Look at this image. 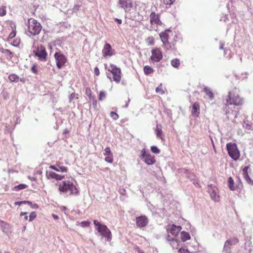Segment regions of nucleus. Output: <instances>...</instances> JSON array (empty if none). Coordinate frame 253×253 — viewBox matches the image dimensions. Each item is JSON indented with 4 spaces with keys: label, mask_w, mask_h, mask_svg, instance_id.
Masks as SVG:
<instances>
[{
    "label": "nucleus",
    "mask_w": 253,
    "mask_h": 253,
    "mask_svg": "<svg viewBox=\"0 0 253 253\" xmlns=\"http://www.w3.org/2000/svg\"><path fill=\"white\" fill-rule=\"evenodd\" d=\"M108 71L112 73L113 80L116 83H119L121 78V71L120 68L117 67L116 65L111 64L108 68Z\"/></svg>",
    "instance_id": "0eeeda50"
},
{
    "label": "nucleus",
    "mask_w": 253,
    "mask_h": 253,
    "mask_svg": "<svg viewBox=\"0 0 253 253\" xmlns=\"http://www.w3.org/2000/svg\"><path fill=\"white\" fill-rule=\"evenodd\" d=\"M36 56H38L41 60H44L46 59L47 53L45 49H41V51L36 53Z\"/></svg>",
    "instance_id": "393cba45"
},
{
    "label": "nucleus",
    "mask_w": 253,
    "mask_h": 253,
    "mask_svg": "<svg viewBox=\"0 0 253 253\" xmlns=\"http://www.w3.org/2000/svg\"><path fill=\"white\" fill-rule=\"evenodd\" d=\"M162 52L159 48L154 49L152 50L150 59L153 62H158L162 59Z\"/></svg>",
    "instance_id": "f8f14e48"
},
{
    "label": "nucleus",
    "mask_w": 253,
    "mask_h": 253,
    "mask_svg": "<svg viewBox=\"0 0 253 253\" xmlns=\"http://www.w3.org/2000/svg\"><path fill=\"white\" fill-rule=\"evenodd\" d=\"M130 101V99L128 97L127 98V100H126L125 102H126V104L124 106L125 108H127L128 106V104H129V102Z\"/></svg>",
    "instance_id": "603ef678"
},
{
    "label": "nucleus",
    "mask_w": 253,
    "mask_h": 253,
    "mask_svg": "<svg viewBox=\"0 0 253 253\" xmlns=\"http://www.w3.org/2000/svg\"><path fill=\"white\" fill-rule=\"evenodd\" d=\"M3 97L4 99L6 100L9 98V95L8 93L7 92H4L2 94Z\"/></svg>",
    "instance_id": "a18cd8bd"
},
{
    "label": "nucleus",
    "mask_w": 253,
    "mask_h": 253,
    "mask_svg": "<svg viewBox=\"0 0 253 253\" xmlns=\"http://www.w3.org/2000/svg\"><path fill=\"white\" fill-rule=\"evenodd\" d=\"M115 21H117L119 24H121L122 23V21L120 19L115 18Z\"/></svg>",
    "instance_id": "4d7b16f0"
},
{
    "label": "nucleus",
    "mask_w": 253,
    "mask_h": 253,
    "mask_svg": "<svg viewBox=\"0 0 253 253\" xmlns=\"http://www.w3.org/2000/svg\"><path fill=\"white\" fill-rule=\"evenodd\" d=\"M180 238L183 242L190 239V236L189 234L185 231H182L180 233Z\"/></svg>",
    "instance_id": "a878e982"
},
{
    "label": "nucleus",
    "mask_w": 253,
    "mask_h": 253,
    "mask_svg": "<svg viewBox=\"0 0 253 253\" xmlns=\"http://www.w3.org/2000/svg\"><path fill=\"white\" fill-rule=\"evenodd\" d=\"M90 224V222L87 221H84L80 223V225L82 227H88Z\"/></svg>",
    "instance_id": "ea45409f"
},
{
    "label": "nucleus",
    "mask_w": 253,
    "mask_h": 253,
    "mask_svg": "<svg viewBox=\"0 0 253 253\" xmlns=\"http://www.w3.org/2000/svg\"><path fill=\"white\" fill-rule=\"evenodd\" d=\"M52 216H53V218L55 219H58L59 218L58 216L57 215H55V214H53Z\"/></svg>",
    "instance_id": "680f3d73"
},
{
    "label": "nucleus",
    "mask_w": 253,
    "mask_h": 253,
    "mask_svg": "<svg viewBox=\"0 0 253 253\" xmlns=\"http://www.w3.org/2000/svg\"><path fill=\"white\" fill-rule=\"evenodd\" d=\"M167 239L169 241V244L172 248L176 249H179L180 245L178 240L170 238L169 235H168Z\"/></svg>",
    "instance_id": "aec40b11"
},
{
    "label": "nucleus",
    "mask_w": 253,
    "mask_h": 253,
    "mask_svg": "<svg viewBox=\"0 0 253 253\" xmlns=\"http://www.w3.org/2000/svg\"><path fill=\"white\" fill-rule=\"evenodd\" d=\"M156 92L157 93H159L161 94H163L165 93L164 91L162 89V84H160L156 88Z\"/></svg>",
    "instance_id": "4c0bfd02"
},
{
    "label": "nucleus",
    "mask_w": 253,
    "mask_h": 253,
    "mask_svg": "<svg viewBox=\"0 0 253 253\" xmlns=\"http://www.w3.org/2000/svg\"><path fill=\"white\" fill-rule=\"evenodd\" d=\"M165 4L170 5L175 0H161Z\"/></svg>",
    "instance_id": "79ce46f5"
},
{
    "label": "nucleus",
    "mask_w": 253,
    "mask_h": 253,
    "mask_svg": "<svg viewBox=\"0 0 253 253\" xmlns=\"http://www.w3.org/2000/svg\"><path fill=\"white\" fill-rule=\"evenodd\" d=\"M138 253H144V252L142 250H138Z\"/></svg>",
    "instance_id": "69168bd1"
},
{
    "label": "nucleus",
    "mask_w": 253,
    "mask_h": 253,
    "mask_svg": "<svg viewBox=\"0 0 253 253\" xmlns=\"http://www.w3.org/2000/svg\"><path fill=\"white\" fill-rule=\"evenodd\" d=\"M28 31L32 35H38L42 30L40 23L34 18H30L28 21Z\"/></svg>",
    "instance_id": "20e7f679"
},
{
    "label": "nucleus",
    "mask_w": 253,
    "mask_h": 253,
    "mask_svg": "<svg viewBox=\"0 0 253 253\" xmlns=\"http://www.w3.org/2000/svg\"><path fill=\"white\" fill-rule=\"evenodd\" d=\"M75 97V94L74 93H72L69 96V101L70 102H71V101L72 100V99Z\"/></svg>",
    "instance_id": "864d4df0"
},
{
    "label": "nucleus",
    "mask_w": 253,
    "mask_h": 253,
    "mask_svg": "<svg viewBox=\"0 0 253 253\" xmlns=\"http://www.w3.org/2000/svg\"><path fill=\"white\" fill-rule=\"evenodd\" d=\"M171 66L175 68H177L180 65V61L177 58H175L171 61Z\"/></svg>",
    "instance_id": "c85d7f7f"
},
{
    "label": "nucleus",
    "mask_w": 253,
    "mask_h": 253,
    "mask_svg": "<svg viewBox=\"0 0 253 253\" xmlns=\"http://www.w3.org/2000/svg\"><path fill=\"white\" fill-rule=\"evenodd\" d=\"M224 56H226V54L227 53L228 50L226 49H224Z\"/></svg>",
    "instance_id": "0e129e2a"
},
{
    "label": "nucleus",
    "mask_w": 253,
    "mask_h": 253,
    "mask_svg": "<svg viewBox=\"0 0 253 253\" xmlns=\"http://www.w3.org/2000/svg\"><path fill=\"white\" fill-rule=\"evenodd\" d=\"M151 151L155 154H158L160 152V150L158 148L155 146H152L151 147Z\"/></svg>",
    "instance_id": "f704fd0d"
},
{
    "label": "nucleus",
    "mask_w": 253,
    "mask_h": 253,
    "mask_svg": "<svg viewBox=\"0 0 253 253\" xmlns=\"http://www.w3.org/2000/svg\"><path fill=\"white\" fill-rule=\"evenodd\" d=\"M136 223L139 228L146 226L148 223V220L145 215H141L136 218Z\"/></svg>",
    "instance_id": "4468645a"
},
{
    "label": "nucleus",
    "mask_w": 253,
    "mask_h": 253,
    "mask_svg": "<svg viewBox=\"0 0 253 253\" xmlns=\"http://www.w3.org/2000/svg\"><path fill=\"white\" fill-rule=\"evenodd\" d=\"M150 21L151 25L156 24L161 25L162 22L160 19V15L156 14L155 12H152L150 15Z\"/></svg>",
    "instance_id": "2eb2a0df"
},
{
    "label": "nucleus",
    "mask_w": 253,
    "mask_h": 253,
    "mask_svg": "<svg viewBox=\"0 0 253 253\" xmlns=\"http://www.w3.org/2000/svg\"><path fill=\"white\" fill-rule=\"evenodd\" d=\"M14 36H15V34L14 33H11L10 34V36H11V37H13Z\"/></svg>",
    "instance_id": "774afa93"
},
{
    "label": "nucleus",
    "mask_w": 253,
    "mask_h": 253,
    "mask_svg": "<svg viewBox=\"0 0 253 253\" xmlns=\"http://www.w3.org/2000/svg\"><path fill=\"white\" fill-rule=\"evenodd\" d=\"M148 40L149 41V44L152 45L154 43V40L153 38H148Z\"/></svg>",
    "instance_id": "3c124183"
},
{
    "label": "nucleus",
    "mask_w": 253,
    "mask_h": 253,
    "mask_svg": "<svg viewBox=\"0 0 253 253\" xmlns=\"http://www.w3.org/2000/svg\"><path fill=\"white\" fill-rule=\"evenodd\" d=\"M155 131H156V134L157 137L161 138V139H163V137H162L163 131H162V129L161 128H158V127L157 126Z\"/></svg>",
    "instance_id": "2f4dec72"
},
{
    "label": "nucleus",
    "mask_w": 253,
    "mask_h": 253,
    "mask_svg": "<svg viewBox=\"0 0 253 253\" xmlns=\"http://www.w3.org/2000/svg\"><path fill=\"white\" fill-rule=\"evenodd\" d=\"M0 51L2 53L8 55L9 58H11L13 56V53L8 49H4V48H2L0 49Z\"/></svg>",
    "instance_id": "7c9ffc66"
},
{
    "label": "nucleus",
    "mask_w": 253,
    "mask_h": 253,
    "mask_svg": "<svg viewBox=\"0 0 253 253\" xmlns=\"http://www.w3.org/2000/svg\"><path fill=\"white\" fill-rule=\"evenodd\" d=\"M208 192L210 195L211 199L215 202H218L220 200L218 194L219 191L217 187L212 184H209L207 187Z\"/></svg>",
    "instance_id": "6e6552de"
},
{
    "label": "nucleus",
    "mask_w": 253,
    "mask_h": 253,
    "mask_svg": "<svg viewBox=\"0 0 253 253\" xmlns=\"http://www.w3.org/2000/svg\"><path fill=\"white\" fill-rule=\"evenodd\" d=\"M250 169V166H247L243 168L242 172L244 179L247 181V182L249 184L253 185V181L251 179L249 175V170Z\"/></svg>",
    "instance_id": "dca6fc26"
},
{
    "label": "nucleus",
    "mask_w": 253,
    "mask_h": 253,
    "mask_svg": "<svg viewBox=\"0 0 253 253\" xmlns=\"http://www.w3.org/2000/svg\"><path fill=\"white\" fill-rule=\"evenodd\" d=\"M228 187L229 189L232 191H234L236 189L234 185V182L232 177H230L228 180Z\"/></svg>",
    "instance_id": "bb28decb"
},
{
    "label": "nucleus",
    "mask_w": 253,
    "mask_h": 253,
    "mask_svg": "<svg viewBox=\"0 0 253 253\" xmlns=\"http://www.w3.org/2000/svg\"><path fill=\"white\" fill-rule=\"evenodd\" d=\"M54 57L57 67L59 69H61L67 61L66 57L61 52H57L54 54Z\"/></svg>",
    "instance_id": "9d476101"
},
{
    "label": "nucleus",
    "mask_w": 253,
    "mask_h": 253,
    "mask_svg": "<svg viewBox=\"0 0 253 253\" xmlns=\"http://www.w3.org/2000/svg\"><path fill=\"white\" fill-rule=\"evenodd\" d=\"M229 105V104H228V103H226L225 107V108L224 109V111H225V114H227V113H229V110H228V109H229L228 105Z\"/></svg>",
    "instance_id": "de8ad7c7"
},
{
    "label": "nucleus",
    "mask_w": 253,
    "mask_h": 253,
    "mask_svg": "<svg viewBox=\"0 0 253 253\" xmlns=\"http://www.w3.org/2000/svg\"><path fill=\"white\" fill-rule=\"evenodd\" d=\"M28 178L31 181H35L36 180V178L34 176H29Z\"/></svg>",
    "instance_id": "13d9d810"
},
{
    "label": "nucleus",
    "mask_w": 253,
    "mask_h": 253,
    "mask_svg": "<svg viewBox=\"0 0 253 253\" xmlns=\"http://www.w3.org/2000/svg\"><path fill=\"white\" fill-rule=\"evenodd\" d=\"M8 79L11 82H19V77L15 74H11L9 75Z\"/></svg>",
    "instance_id": "c756f323"
},
{
    "label": "nucleus",
    "mask_w": 253,
    "mask_h": 253,
    "mask_svg": "<svg viewBox=\"0 0 253 253\" xmlns=\"http://www.w3.org/2000/svg\"><path fill=\"white\" fill-rule=\"evenodd\" d=\"M143 160L144 162L148 165H152L156 162L154 157L152 156L150 154L147 155V156L144 158Z\"/></svg>",
    "instance_id": "4be33fe9"
},
{
    "label": "nucleus",
    "mask_w": 253,
    "mask_h": 253,
    "mask_svg": "<svg viewBox=\"0 0 253 253\" xmlns=\"http://www.w3.org/2000/svg\"><path fill=\"white\" fill-rule=\"evenodd\" d=\"M110 117L114 120H116L119 118V115L114 112H111Z\"/></svg>",
    "instance_id": "a19ab883"
},
{
    "label": "nucleus",
    "mask_w": 253,
    "mask_h": 253,
    "mask_svg": "<svg viewBox=\"0 0 253 253\" xmlns=\"http://www.w3.org/2000/svg\"><path fill=\"white\" fill-rule=\"evenodd\" d=\"M246 128L247 129H248V130H251L252 129V126L250 125H248L247 124L246 125Z\"/></svg>",
    "instance_id": "bf43d9fd"
},
{
    "label": "nucleus",
    "mask_w": 253,
    "mask_h": 253,
    "mask_svg": "<svg viewBox=\"0 0 253 253\" xmlns=\"http://www.w3.org/2000/svg\"><path fill=\"white\" fill-rule=\"evenodd\" d=\"M98 233H99L102 238H105L106 241L110 242L112 240V233L110 230L104 224H102L96 220L93 221Z\"/></svg>",
    "instance_id": "f03ea898"
},
{
    "label": "nucleus",
    "mask_w": 253,
    "mask_h": 253,
    "mask_svg": "<svg viewBox=\"0 0 253 253\" xmlns=\"http://www.w3.org/2000/svg\"><path fill=\"white\" fill-rule=\"evenodd\" d=\"M27 214V212H21L20 213V215L21 216L26 215Z\"/></svg>",
    "instance_id": "e2e57ef3"
},
{
    "label": "nucleus",
    "mask_w": 253,
    "mask_h": 253,
    "mask_svg": "<svg viewBox=\"0 0 253 253\" xmlns=\"http://www.w3.org/2000/svg\"><path fill=\"white\" fill-rule=\"evenodd\" d=\"M6 14V11L5 9H2L1 10L0 9V15L3 16Z\"/></svg>",
    "instance_id": "09e8293b"
},
{
    "label": "nucleus",
    "mask_w": 253,
    "mask_h": 253,
    "mask_svg": "<svg viewBox=\"0 0 253 253\" xmlns=\"http://www.w3.org/2000/svg\"><path fill=\"white\" fill-rule=\"evenodd\" d=\"M200 113V106L198 103L195 102L192 106V114L194 117H197Z\"/></svg>",
    "instance_id": "412c9836"
},
{
    "label": "nucleus",
    "mask_w": 253,
    "mask_h": 253,
    "mask_svg": "<svg viewBox=\"0 0 253 253\" xmlns=\"http://www.w3.org/2000/svg\"><path fill=\"white\" fill-rule=\"evenodd\" d=\"M59 190L61 193L68 195H78L79 191L72 181H63L59 184Z\"/></svg>",
    "instance_id": "f257e3e1"
},
{
    "label": "nucleus",
    "mask_w": 253,
    "mask_h": 253,
    "mask_svg": "<svg viewBox=\"0 0 253 253\" xmlns=\"http://www.w3.org/2000/svg\"><path fill=\"white\" fill-rule=\"evenodd\" d=\"M30 207H31L33 209H38V206L37 204H32V206H29Z\"/></svg>",
    "instance_id": "5fc2aeb1"
},
{
    "label": "nucleus",
    "mask_w": 253,
    "mask_h": 253,
    "mask_svg": "<svg viewBox=\"0 0 253 253\" xmlns=\"http://www.w3.org/2000/svg\"><path fill=\"white\" fill-rule=\"evenodd\" d=\"M105 92L103 91H101L100 92L99 94V98L98 99L99 100H102L103 98H105Z\"/></svg>",
    "instance_id": "37998d69"
},
{
    "label": "nucleus",
    "mask_w": 253,
    "mask_h": 253,
    "mask_svg": "<svg viewBox=\"0 0 253 253\" xmlns=\"http://www.w3.org/2000/svg\"><path fill=\"white\" fill-rule=\"evenodd\" d=\"M181 229V226L173 224L169 229H168V232L169 234H170L174 237H176Z\"/></svg>",
    "instance_id": "f3484780"
},
{
    "label": "nucleus",
    "mask_w": 253,
    "mask_h": 253,
    "mask_svg": "<svg viewBox=\"0 0 253 253\" xmlns=\"http://www.w3.org/2000/svg\"><path fill=\"white\" fill-rule=\"evenodd\" d=\"M147 155H149V154L146 153V150L145 148H143L141 151V159L143 160L144 158H145L146 156H147Z\"/></svg>",
    "instance_id": "e433bc0d"
},
{
    "label": "nucleus",
    "mask_w": 253,
    "mask_h": 253,
    "mask_svg": "<svg viewBox=\"0 0 253 253\" xmlns=\"http://www.w3.org/2000/svg\"><path fill=\"white\" fill-rule=\"evenodd\" d=\"M50 169H53L56 171L60 172H66L67 171V168L64 166H50Z\"/></svg>",
    "instance_id": "5701e85b"
},
{
    "label": "nucleus",
    "mask_w": 253,
    "mask_h": 253,
    "mask_svg": "<svg viewBox=\"0 0 253 253\" xmlns=\"http://www.w3.org/2000/svg\"><path fill=\"white\" fill-rule=\"evenodd\" d=\"M228 97L227 103H228V104L240 106L244 102L243 98L241 97L238 94L232 93L231 92H229Z\"/></svg>",
    "instance_id": "423d86ee"
},
{
    "label": "nucleus",
    "mask_w": 253,
    "mask_h": 253,
    "mask_svg": "<svg viewBox=\"0 0 253 253\" xmlns=\"http://www.w3.org/2000/svg\"><path fill=\"white\" fill-rule=\"evenodd\" d=\"M36 216H37V213L35 211H33V212H31V213L29 216V221H32L36 217Z\"/></svg>",
    "instance_id": "58836bf2"
},
{
    "label": "nucleus",
    "mask_w": 253,
    "mask_h": 253,
    "mask_svg": "<svg viewBox=\"0 0 253 253\" xmlns=\"http://www.w3.org/2000/svg\"><path fill=\"white\" fill-rule=\"evenodd\" d=\"M143 70L145 75H149L154 71L153 69L148 65L145 66Z\"/></svg>",
    "instance_id": "cd10ccee"
},
{
    "label": "nucleus",
    "mask_w": 253,
    "mask_h": 253,
    "mask_svg": "<svg viewBox=\"0 0 253 253\" xmlns=\"http://www.w3.org/2000/svg\"><path fill=\"white\" fill-rule=\"evenodd\" d=\"M169 33L172 34V32L171 30L168 29L165 32H161L159 34L161 41L163 43L162 46L167 50H175V44L176 41L174 39L171 42L169 41Z\"/></svg>",
    "instance_id": "7ed1b4c3"
},
{
    "label": "nucleus",
    "mask_w": 253,
    "mask_h": 253,
    "mask_svg": "<svg viewBox=\"0 0 253 253\" xmlns=\"http://www.w3.org/2000/svg\"><path fill=\"white\" fill-rule=\"evenodd\" d=\"M226 148L229 156L235 161L239 159L240 154L238 149L237 145L234 143H228L226 144Z\"/></svg>",
    "instance_id": "39448f33"
},
{
    "label": "nucleus",
    "mask_w": 253,
    "mask_h": 253,
    "mask_svg": "<svg viewBox=\"0 0 253 253\" xmlns=\"http://www.w3.org/2000/svg\"><path fill=\"white\" fill-rule=\"evenodd\" d=\"M94 74L96 76H98L99 75V73H100L98 67H96L94 68Z\"/></svg>",
    "instance_id": "49530a36"
},
{
    "label": "nucleus",
    "mask_w": 253,
    "mask_h": 253,
    "mask_svg": "<svg viewBox=\"0 0 253 253\" xmlns=\"http://www.w3.org/2000/svg\"><path fill=\"white\" fill-rule=\"evenodd\" d=\"M31 70L35 74H37L38 72L37 67L35 66H32V67L31 68Z\"/></svg>",
    "instance_id": "8fccbe9b"
},
{
    "label": "nucleus",
    "mask_w": 253,
    "mask_h": 253,
    "mask_svg": "<svg viewBox=\"0 0 253 253\" xmlns=\"http://www.w3.org/2000/svg\"><path fill=\"white\" fill-rule=\"evenodd\" d=\"M239 240L236 238H232L227 240L224 243L223 252L224 253H231L232 246L237 244Z\"/></svg>",
    "instance_id": "1a4fd4ad"
},
{
    "label": "nucleus",
    "mask_w": 253,
    "mask_h": 253,
    "mask_svg": "<svg viewBox=\"0 0 253 253\" xmlns=\"http://www.w3.org/2000/svg\"><path fill=\"white\" fill-rule=\"evenodd\" d=\"M28 216L27 215V214L26 215H25L24 216V219L25 220H28Z\"/></svg>",
    "instance_id": "338daca9"
},
{
    "label": "nucleus",
    "mask_w": 253,
    "mask_h": 253,
    "mask_svg": "<svg viewBox=\"0 0 253 253\" xmlns=\"http://www.w3.org/2000/svg\"><path fill=\"white\" fill-rule=\"evenodd\" d=\"M203 91L206 93V94L209 97V98L212 100L214 98L213 94L211 89L207 86H205L203 88Z\"/></svg>",
    "instance_id": "b1692460"
},
{
    "label": "nucleus",
    "mask_w": 253,
    "mask_h": 253,
    "mask_svg": "<svg viewBox=\"0 0 253 253\" xmlns=\"http://www.w3.org/2000/svg\"><path fill=\"white\" fill-rule=\"evenodd\" d=\"M115 53L114 49L112 48L109 43H106L104 45L102 49V54L104 57L111 56Z\"/></svg>",
    "instance_id": "ddd939ff"
},
{
    "label": "nucleus",
    "mask_w": 253,
    "mask_h": 253,
    "mask_svg": "<svg viewBox=\"0 0 253 253\" xmlns=\"http://www.w3.org/2000/svg\"><path fill=\"white\" fill-rule=\"evenodd\" d=\"M28 204L29 206H32V203L31 202H30V201H20V202H15L14 203V205H18V206H20L22 204Z\"/></svg>",
    "instance_id": "473e14b6"
},
{
    "label": "nucleus",
    "mask_w": 253,
    "mask_h": 253,
    "mask_svg": "<svg viewBox=\"0 0 253 253\" xmlns=\"http://www.w3.org/2000/svg\"><path fill=\"white\" fill-rule=\"evenodd\" d=\"M91 93V90L89 88H87L86 89V94L87 95V96H89V93Z\"/></svg>",
    "instance_id": "6e6d98bb"
},
{
    "label": "nucleus",
    "mask_w": 253,
    "mask_h": 253,
    "mask_svg": "<svg viewBox=\"0 0 253 253\" xmlns=\"http://www.w3.org/2000/svg\"><path fill=\"white\" fill-rule=\"evenodd\" d=\"M223 46H224V44L221 42H220V46H219V49H223Z\"/></svg>",
    "instance_id": "052dcab7"
},
{
    "label": "nucleus",
    "mask_w": 253,
    "mask_h": 253,
    "mask_svg": "<svg viewBox=\"0 0 253 253\" xmlns=\"http://www.w3.org/2000/svg\"><path fill=\"white\" fill-rule=\"evenodd\" d=\"M89 98L90 100L92 102V105H93V106L94 107H95L96 106V105H97V101L95 99V96H92L91 95V93H89Z\"/></svg>",
    "instance_id": "72a5a7b5"
},
{
    "label": "nucleus",
    "mask_w": 253,
    "mask_h": 253,
    "mask_svg": "<svg viewBox=\"0 0 253 253\" xmlns=\"http://www.w3.org/2000/svg\"><path fill=\"white\" fill-rule=\"evenodd\" d=\"M104 151V155L106 156L105 158V161L108 163H112L113 161V154L110 148L108 147L105 148Z\"/></svg>",
    "instance_id": "a211bd4d"
},
{
    "label": "nucleus",
    "mask_w": 253,
    "mask_h": 253,
    "mask_svg": "<svg viewBox=\"0 0 253 253\" xmlns=\"http://www.w3.org/2000/svg\"><path fill=\"white\" fill-rule=\"evenodd\" d=\"M179 253H191L187 250L183 249L180 247L178 250Z\"/></svg>",
    "instance_id": "c03bdc74"
},
{
    "label": "nucleus",
    "mask_w": 253,
    "mask_h": 253,
    "mask_svg": "<svg viewBox=\"0 0 253 253\" xmlns=\"http://www.w3.org/2000/svg\"><path fill=\"white\" fill-rule=\"evenodd\" d=\"M46 177L48 179L50 178H53L55 179L56 180H61L64 178V175L57 174L53 171H50L49 172L46 171Z\"/></svg>",
    "instance_id": "6ab92c4d"
},
{
    "label": "nucleus",
    "mask_w": 253,
    "mask_h": 253,
    "mask_svg": "<svg viewBox=\"0 0 253 253\" xmlns=\"http://www.w3.org/2000/svg\"><path fill=\"white\" fill-rule=\"evenodd\" d=\"M118 4L126 12L130 11L132 7V0H119Z\"/></svg>",
    "instance_id": "9b49d317"
},
{
    "label": "nucleus",
    "mask_w": 253,
    "mask_h": 253,
    "mask_svg": "<svg viewBox=\"0 0 253 253\" xmlns=\"http://www.w3.org/2000/svg\"><path fill=\"white\" fill-rule=\"evenodd\" d=\"M27 187V185L24 184H19L14 187V189L16 191L24 189Z\"/></svg>",
    "instance_id": "c9c22d12"
}]
</instances>
